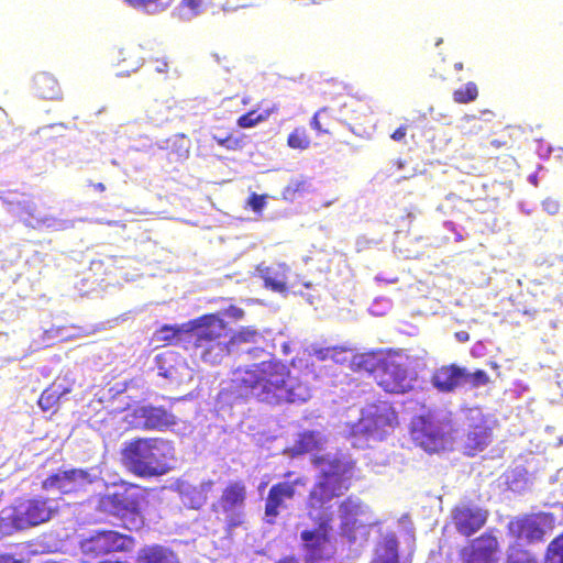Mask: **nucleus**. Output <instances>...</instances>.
I'll use <instances>...</instances> for the list:
<instances>
[{"label":"nucleus","instance_id":"nucleus-1","mask_svg":"<svg viewBox=\"0 0 563 563\" xmlns=\"http://www.w3.org/2000/svg\"><path fill=\"white\" fill-rule=\"evenodd\" d=\"M355 463L332 459L320 473L306 500V511L316 529L301 531L306 563L329 561L335 553V547L330 539L333 511L331 500L342 496L351 487Z\"/></svg>","mask_w":563,"mask_h":563},{"label":"nucleus","instance_id":"nucleus-2","mask_svg":"<svg viewBox=\"0 0 563 563\" xmlns=\"http://www.w3.org/2000/svg\"><path fill=\"white\" fill-rule=\"evenodd\" d=\"M234 383L243 397L269 406L303 404L313 391L307 376L294 375L289 365L278 357L239 368Z\"/></svg>","mask_w":563,"mask_h":563},{"label":"nucleus","instance_id":"nucleus-3","mask_svg":"<svg viewBox=\"0 0 563 563\" xmlns=\"http://www.w3.org/2000/svg\"><path fill=\"white\" fill-rule=\"evenodd\" d=\"M121 463L135 477L151 479L164 476L173 470L175 446L170 440L159 437H137L121 449Z\"/></svg>","mask_w":563,"mask_h":563},{"label":"nucleus","instance_id":"nucleus-4","mask_svg":"<svg viewBox=\"0 0 563 563\" xmlns=\"http://www.w3.org/2000/svg\"><path fill=\"white\" fill-rule=\"evenodd\" d=\"M186 350L195 351L208 364L217 365L230 354L228 323L216 314H203L189 321Z\"/></svg>","mask_w":563,"mask_h":563},{"label":"nucleus","instance_id":"nucleus-5","mask_svg":"<svg viewBox=\"0 0 563 563\" xmlns=\"http://www.w3.org/2000/svg\"><path fill=\"white\" fill-rule=\"evenodd\" d=\"M146 494L137 485L124 484L121 489L99 496L97 509L119 518L128 530H139L144 526Z\"/></svg>","mask_w":563,"mask_h":563},{"label":"nucleus","instance_id":"nucleus-6","mask_svg":"<svg viewBox=\"0 0 563 563\" xmlns=\"http://www.w3.org/2000/svg\"><path fill=\"white\" fill-rule=\"evenodd\" d=\"M361 365L374 375L377 384L386 393L406 394L413 387L407 364L399 353L368 354L363 357Z\"/></svg>","mask_w":563,"mask_h":563},{"label":"nucleus","instance_id":"nucleus-7","mask_svg":"<svg viewBox=\"0 0 563 563\" xmlns=\"http://www.w3.org/2000/svg\"><path fill=\"white\" fill-rule=\"evenodd\" d=\"M56 509L46 497L19 499L5 508L1 517L14 530H24L47 522Z\"/></svg>","mask_w":563,"mask_h":563},{"label":"nucleus","instance_id":"nucleus-8","mask_svg":"<svg viewBox=\"0 0 563 563\" xmlns=\"http://www.w3.org/2000/svg\"><path fill=\"white\" fill-rule=\"evenodd\" d=\"M450 430L449 422L437 419L431 411L415 416L410 422L412 441L429 453L445 449Z\"/></svg>","mask_w":563,"mask_h":563},{"label":"nucleus","instance_id":"nucleus-9","mask_svg":"<svg viewBox=\"0 0 563 563\" xmlns=\"http://www.w3.org/2000/svg\"><path fill=\"white\" fill-rule=\"evenodd\" d=\"M398 426V415L391 404L377 401L368 406L355 426V433L383 439Z\"/></svg>","mask_w":563,"mask_h":563},{"label":"nucleus","instance_id":"nucleus-10","mask_svg":"<svg viewBox=\"0 0 563 563\" xmlns=\"http://www.w3.org/2000/svg\"><path fill=\"white\" fill-rule=\"evenodd\" d=\"M307 482L305 476H299L294 481H283L273 484L265 498V522L274 525L280 512L287 508V503L296 497V487H305Z\"/></svg>","mask_w":563,"mask_h":563},{"label":"nucleus","instance_id":"nucleus-11","mask_svg":"<svg viewBox=\"0 0 563 563\" xmlns=\"http://www.w3.org/2000/svg\"><path fill=\"white\" fill-rule=\"evenodd\" d=\"M135 547V539L115 530L96 531L82 543L85 553L95 556L107 555L114 552H130Z\"/></svg>","mask_w":563,"mask_h":563},{"label":"nucleus","instance_id":"nucleus-12","mask_svg":"<svg viewBox=\"0 0 563 563\" xmlns=\"http://www.w3.org/2000/svg\"><path fill=\"white\" fill-rule=\"evenodd\" d=\"M499 543L492 531L473 539L460 551L463 563H496Z\"/></svg>","mask_w":563,"mask_h":563},{"label":"nucleus","instance_id":"nucleus-13","mask_svg":"<svg viewBox=\"0 0 563 563\" xmlns=\"http://www.w3.org/2000/svg\"><path fill=\"white\" fill-rule=\"evenodd\" d=\"M451 518L460 534L471 537L485 526L488 512L481 507L462 504L452 509Z\"/></svg>","mask_w":563,"mask_h":563},{"label":"nucleus","instance_id":"nucleus-14","mask_svg":"<svg viewBox=\"0 0 563 563\" xmlns=\"http://www.w3.org/2000/svg\"><path fill=\"white\" fill-rule=\"evenodd\" d=\"M92 483L86 470L70 468L48 475L42 482L43 489H58L62 494H71Z\"/></svg>","mask_w":563,"mask_h":563},{"label":"nucleus","instance_id":"nucleus-15","mask_svg":"<svg viewBox=\"0 0 563 563\" xmlns=\"http://www.w3.org/2000/svg\"><path fill=\"white\" fill-rule=\"evenodd\" d=\"M493 440V431L485 417L477 412L470 417L468 431L464 440L465 453L476 455L485 450Z\"/></svg>","mask_w":563,"mask_h":563},{"label":"nucleus","instance_id":"nucleus-16","mask_svg":"<svg viewBox=\"0 0 563 563\" xmlns=\"http://www.w3.org/2000/svg\"><path fill=\"white\" fill-rule=\"evenodd\" d=\"M465 367L446 364L434 369L431 375L432 386L440 393H452L463 384Z\"/></svg>","mask_w":563,"mask_h":563},{"label":"nucleus","instance_id":"nucleus-17","mask_svg":"<svg viewBox=\"0 0 563 563\" xmlns=\"http://www.w3.org/2000/svg\"><path fill=\"white\" fill-rule=\"evenodd\" d=\"M135 417L147 430H163L176 424L175 416L164 407L143 406L136 410Z\"/></svg>","mask_w":563,"mask_h":563},{"label":"nucleus","instance_id":"nucleus-18","mask_svg":"<svg viewBox=\"0 0 563 563\" xmlns=\"http://www.w3.org/2000/svg\"><path fill=\"white\" fill-rule=\"evenodd\" d=\"M256 271L263 279L265 288L275 292L287 291V275L289 273L287 264L278 263L275 266L258 265Z\"/></svg>","mask_w":563,"mask_h":563},{"label":"nucleus","instance_id":"nucleus-19","mask_svg":"<svg viewBox=\"0 0 563 563\" xmlns=\"http://www.w3.org/2000/svg\"><path fill=\"white\" fill-rule=\"evenodd\" d=\"M246 498L247 492L244 482L231 481L222 489L220 497L214 503V507L224 508L228 505V507L232 506L243 509Z\"/></svg>","mask_w":563,"mask_h":563},{"label":"nucleus","instance_id":"nucleus-20","mask_svg":"<svg viewBox=\"0 0 563 563\" xmlns=\"http://www.w3.org/2000/svg\"><path fill=\"white\" fill-rule=\"evenodd\" d=\"M136 561L137 563H181L172 549L161 544L141 548L137 552Z\"/></svg>","mask_w":563,"mask_h":563},{"label":"nucleus","instance_id":"nucleus-21","mask_svg":"<svg viewBox=\"0 0 563 563\" xmlns=\"http://www.w3.org/2000/svg\"><path fill=\"white\" fill-rule=\"evenodd\" d=\"M189 322L184 324H163L153 334V340L164 345L177 344L189 340Z\"/></svg>","mask_w":563,"mask_h":563},{"label":"nucleus","instance_id":"nucleus-22","mask_svg":"<svg viewBox=\"0 0 563 563\" xmlns=\"http://www.w3.org/2000/svg\"><path fill=\"white\" fill-rule=\"evenodd\" d=\"M33 85L36 93L48 100H56L62 97V88L58 80L47 71H40L33 77Z\"/></svg>","mask_w":563,"mask_h":563},{"label":"nucleus","instance_id":"nucleus-23","mask_svg":"<svg viewBox=\"0 0 563 563\" xmlns=\"http://www.w3.org/2000/svg\"><path fill=\"white\" fill-rule=\"evenodd\" d=\"M212 510L223 516L224 530L228 536H230L234 529L241 527L245 521V515L242 508L238 507H228L225 505L224 508H217L214 504L212 505Z\"/></svg>","mask_w":563,"mask_h":563},{"label":"nucleus","instance_id":"nucleus-24","mask_svg":"<svg viewBox=\"0 0 563 563\" xmlns=\"http://www.w3.org/2000/svg\"><path fill=\"white\" fill-rule=\"evenodd\" d=\"M372 563H399L398 541L394 534L384 539Z\"/></svg>","mask_w":563,"mask_h":563},{"label":"nucleus","instance_id":"nucleus-25","mask_svg":"<svg viewBox=\"0 0 563 563\" xmlns=\"http://www.w3.org/2000/svg\"><path fill=\"white\" fill-rule=\"evenodd\" d=\"M321 441L319 433L316 431H305L299 434L296 440L292 451L296 455H302L319 450Z\"/></svg>","mask_w":563,"mask_h":563},{"label":"nucleus","instance_id":"nucleus-26","mask_svg":"<svg viewBox=\"0 0 563 563\" xmlns=\"http://www.w3.org/2000/svg\"><path fill=\"white\" fill-rule=\"evenodd\" d=\"M545 534V530L541 522L536 519L522 520L519 525L518 537L526 540L527 542L542 541Z\"/></svg>","mask_w":563,"mask_h":563},{"label":"nucleus","instance_id":"nucleus-27","mask_svg":"<svg viewBox=\"0 0 563 563\" xmlns=\"http://www.w3.org/2000/svg\"><path fill=\"white\" fill-rule=\"evenodd\" d=\"M177 355L174 352H165L158 354L155 358L158 375L168 379L175 378L177 375Z\"/></svg>","mask_w":563,"mask_h":563},{"label":"nucleus","instance_id":"nucleus-28","mask_svg":"<svg viewBox=\"0 0 563 563\" xmlns=\"http://www.w3.org/2000/svg\"><path fill=\"white\" fill-rule=\"evenodd\" d=\"M261 333L254 327H242L239 331L228 335L229 350L244 343H255Z\"/></svg>","mask_w":563,"mask_h":563},{"label":"nucleus","instance_id":"nucleus-29","mask_svg":"<svg viewBox=\"0 0 563 563\" xmlns=\"http://www.w3.org/2000/svg\"><path fill=\"white\" fill-rule=\"evenodd\" d=\"M311 144L308 130L305 126L295 128L287 137V145L294 150H307Z\"/></svg>","mask_w":563,"mask_h":563},{"label":"nucleus","instance_id":"nucleus-30","mask_svg":"<svg viewBox=\"0 0 563 563\" xmlns=\"http://www.w3.org/2000/svg\"><path fill=\"white\" fill-rule=\"evenodd\" d=\"M64 393L56 390L53 386L45 388L38 397L37 405L43 411H56L57 405Z\"/></svg>","mask_w":563,"mask_h":563},{"label":"nucleus","instance_id":"nucleus-31","mask_svg":"<svg viewBox=\"0 0 563 563\" xmlns=\"http://www.w3.org/2000/svg\"><path fill=\"white\" fill-rule=\"evenodd\" d=\"M212 140L221 147L228 151H240L244 147V136L229 132L224 135L213 134Z\"/></svg>","mask_w":563,"mask_h":563},{"label":"nucleus","instance_id":"nucleus-32","mask_svg":"<svg viewBox=\"0 0 563 563\" xmlns=\"http://www.w3.org/2000/svg\"><path fill=\"white\" fill-rule=\"evenodd\" d=\"M543 563H563V532L548 544Z\"/></svg>","mask_w":563,"mask_h":563},{"label":"nucleus","instance_id":"nucleus-33","mask_svg":"<svg viewBox=\"0 0 563 563\" xmlns=\"http://www.w3.org/2000/svg\"><path fill=\"white\" fill-rule=\"evenodd\" d=\"M271 113V110H265L263 112H258L257 110H250L249 112L238 118L236 124L242 129H250L261 122L266 121Z\"/></svg>","mask_w":563,"mask_h":563},{"label":"nucleus","instance_id":"nucleus-34","mask_svg":"<svg viewBox=\"0 0 563 563\" xmlns=\"http://www.w3.org/2000/svg\"><path fill=\"white\" fill-rule=\"evenodd\" d=\"M478 97V88L474 81L466 82L463 87L453 91V100L456 103L464 104L475 101Z\"/></svg>","mask_w":563,"mask_h":563},{"label":"nucleus","instance_id":"nucleus-35","mask_svg":"<svg viewBox=\"0 0 563 563\" xmlns=\"http://www.w3.org/2000/svg\"><path fill=\"white\" fill-rule=\"evenodd\" d=\"M128 4L137 9L162 12L169 8L175 0H124Z\"/></svg>","mask_w":563,"mask_h":563},{"label":"nucleus","instance_id":"nucleus-36","mask_svg":"<svg viewBox=\"0 0 563 563\" xmlns=\"http://www.w3.org/2000/svg\"><path fill=\"white\" fill-rule=\"evenodd\" d=\"M339 510L343 519L350 520L362 511V503L357 497L349 496L339 505Z\"/></svg>","mask_w":563,"mask_h":563},{"label":"nucleus","instance_id":"nucleus-37","mask_svg":"<svg viewBox=\"0 0 563 563\" xmlns=\"http://www.w3.org/2000/svg\"><path fill=\"white\" fill-rule=\"evenodd\" d=\"M490 379L488 374L484 369H476L470 373L465 368V376L463 377V384H467L471 388H478L489 384Z\"/></svg>","mask_w":563,"mask_h":563},{"label":"nucleus","instance_id":"nucleus-38","mask_svg":"<svg viewBox=\"0 0 563 563\" xmlns=\"http://www.w3.org/2000/svg\"><path fill=\"white\" fill-rule=\"evenodd\" d=\"M203 4V0H181L178 5V11L181 16L191 18L202 11Z\"/></svg>","mask_w":563,"mask_h":563},{"label":"nucleus","instance_id":"nucleus-39","mask_svg":"<svg viewBox=\"0 0 563 563\" xmlns=\"http://www.w3.org/2000/svg\"><path fill=\"white\" fill-rule=\"evenodd\" d=\"M342 352H344V349L339 346L320 347L313 350V355L319 361H325L328 358L338 361V355L341 354Z\"/></svg>","mask_w":563,"mask_h":563},{"label":"nucleus","instance_id":"nucleus-40","mask_svg":"<svg viewBox=\"0 0 563 563\" xmlns=\"http://www.w3.org/2000/svg\"><path fill=\"white\" fill-rule=\"evenodd\" d=\"M327 114V109H320L314 113L311 119L310 125L318 134H329L330 128L329 124L322 123L321 118Z\"/></svg>","mask_w":563,"mask_h":563},{"label":"nucleus","instance_id":"nucleus-41","mask_svg":"<svg viewBox=\"0 0 563 563\" xmlns=\"http://www.w3.org/2000/svg\"><path fill=\"white\" fill-rule=\"evenodd\" d=\"M266 195L251 194L247 199V206L255 212L261 213L266 206Z\"/></svg>","mask_w":563,"mask_h":563},{"label":"nucleus","instance_id":"nucleus-42","mask_svg":"<svg viewBox=\"0 0 563 563\" xmlns=\"http://www.w3.org/2000/svg\"><path fill=\"white\" fill-rule=\"evenodd\" d=\"M507 563H538V561L526 551H517L508 556Z\"/></svg>","mask_w":563,"mask_h":563},{"label":"nucleus","instance_id":"nucleus-43","mask_svg":"<svg viewBox=\"0 0 563 563\" xmlns=\"http://www.w3.org/2000/svg\"><path fill=\"white\" fill-rule=\"evenodd\" d=\"M407 130H408L407 125H400L391 133V135H390L391 140L396 141V142L404 141L407 135Z\"/></svg>","mask_w":563,"mask_h":563},{"label":"nucleus","instance_id":"nucleus-44","mask_svg":"<svg viewBox=\"0 0 563 563\" xmlns=\"http://www.w3.org/2000/svg\"><path fill=\"white\" fill-rule=\"evenodd\" d=\"M228 311H229V314L231 317H233L234 319H242L244 317V311L241 308L231 306Z\"/></svg>","mask_w":563,"mask_h":563},{"label":"nucleus","instance_id":"nucleus-45","mask_svg":"<svg viewBox=\"0 0 563 563\" xmlns=\"http://www.w3.org/2000/svg\"><path fill=\"white\" fill-rule=\"evenodd\" d=\"M454 336L461 343H465V342L470 341V333L464 330L455 332Z\"/></svg>","mask_w":563,"mask_h":563},{"label":"nucleus","instance_id":"nucleus-46","mask_svg":"<svg viewBox=\"0 0 563 563\" xmlns=\"http://www.w3.org/2000/svg\"><path fill=\"white\" fill-rule=\"evenodd\" d=\"M276 563H300V560L295 555H286L277 560Z\"/></svg>","mask_w":563,"mask_h":563},{"label":"nucleus","instance_id":"nucleus-47","mask_svg":"<svg viewBox=\"0 0 563 563\" xmlns=\"http://www.w3.org/2000/svg\"><path fill=\"white\" fill-rule=\"evenodd\" d=\"M36 211V207L34 205H27L26 207H23L22 212L26 213L30 217H34V213Z\"/></svg>","mask_w":563,"mask_h":563},{"label":"nucleus","instance_id":"nucleus-48","mask_svg":"<svg viewBox=\"0 0 563 563\" xmlns=\"http://www.w3.org/2000/svg\"><path fill=\"white\" fill-rule=\"evenodd\" d=\"M0 563H19L12 555L0 556Z\"/></svg>","mask_w":563,"mask_h":563},{"label":"nucleus","instance_id":"nucleus-49","mask_svg":"<svg viewBox=\"0 0 563 563\" xmlns=\"http://www.w3.org/2000/svg\"><path fill=\"white\" fill-rule=\"evenodd\" d=\"M92 186L95 187V189H97L99 191L106 190V186L102 183H97V184H93Z\"/></svg>","mask_w":563,"mask_h":563},{"label":"nucleus","instance_id":"nucleus-50","mask_svg":"<svg viewBox=\"0 0 563 563\" xmlns=\"http://www.w3.org/2000/svg\"><path fill=\"white\" fill-rule=\"evenodd\" d=\"M454 68H455L456 70H462V69H463V63H461V62L455 63V64H454Z\"/></svg>","mask_w":563,"mask_h":563},{"label":"nucleus","instance_id":"nucleus-51","mask_svg":"<svg viewBox=\"0 0 563 563\" xmlns=\"http://www.w3.org/2000/svg\"><path fill=\"white\" fill-rule=\"evenodd\" d=\"M291 474H292V472H287V473H285V475H284V476H285V477H290V476H291Z\"/></svg>","mask_w":563,"mask_h":563}]
</instances>
